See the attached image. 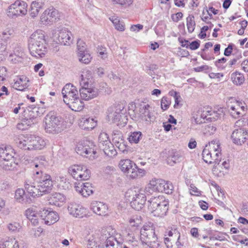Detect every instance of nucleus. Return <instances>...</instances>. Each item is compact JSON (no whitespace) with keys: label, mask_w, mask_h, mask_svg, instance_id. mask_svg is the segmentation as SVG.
I'll return each instance as SVG.
<instances>
[{"label":"nucleus","mask_w":248,"mask_h":248,"mask_svg":"<svg viewBox=\"0 0 248 248\" xmlns=\"http://www.w3.org/2000/svg\"><path fill=\"white\" fill-rule=\"evenodd\" d=\"M120 244L115 236L106 233L100 237L98 242L94 238H90L87 248H118Z\"/></svg>","instance_id":"6e6552de"},{"label":"nucleus","mask_w":248,"mask_h":248,"mask_svg":"<svg viewBox=\"0 0 248 248\" xmlns=\"http://www.w3.org/2000/svg\"><path fill=\"white\" fill-rule=\"evenodd\" d=\"M13 30L7 28L2 32L1 35V38L2 40L6 41L7 39H9L11 37L13 36Z\"/></svg>","instance_id":"3c124183"},{"label":"nucleus","mask_w":248,"mask_h":248,"mask_svg":"<svg viewBox=\"0 0 248 248\" xmlns=\"http://www.w3.org/2000/svg\"><path fill=\"white\" fill-rule=\"evenodd\" d=\"M166 233H167L170 237L174 236L175 238H178V239H180V233L178 230L177 226L175 225H172L169 227Z\"/></svg>","instance_id":"a19ab883"},{"label":"nucleus","mask_w":248,"mask_h":248,"mask_svg":"<svg viewBox=\"0 0 248 248\" xmlns=\"http://www.w3.org/2000/svg\"><path fill=\"white\" fill-rule=\"evenodd\" d=\"M221 151L219 141L213 140L206 145L203 150L202 158L207 163L218 165L221 159Z\"/></svg>","instance_id":"39448f33"},{"label":"nucleus","mask_w":248,"mask_h":248,"mask_svg":"<svg viewBox=\"0 0 248 248\" xmlns=\"http://www.w3.org/2000/svg\"><path fill=\"white\" fill-rule=\"evenodd\" d=\"M69 173L76 180L82 181L88 180L91 176V171L86 166L74 165L68 169Z\"/></svg>","instance_id":"2eb2a0df"},{"label":"nucleus","mask_w":248,"mask_h":248,"mask_svg":"<svg viewBox=\"0 0 248 248\" xmlns=\"http://www.w3.org/2000/svg\"><path fill=\"white\" fill-rule=\"evenodd\" d=\"M57 182L59 183V185L60 186L61 185L62 183H64L65 184V186H62L63 188L65 189L67 185L66 184V178L63 176H60L57 177ZM68 186H67V187Z\"/></svg>","instance_id":"0e129e2a"},{"label":"nucleus","mask_w":248,"mask_h":248,"mask_svg":"<svg viewBox=\"0 0 248 248\" xmlns=\"http://www.w3.org/2000/svg\"><path fill=\"white\" fill-rule=\"evenodd\" d=\"M65 200V198L62 194L57 192L52 193L47 197L49 203L57 206H62Z\"/></svg>","instance_id":"c85d7f7f"},{"label":"nucleus","mask_w":248,"mask_h":248,"mask_svg":"<svg viewBox=\"0 0 248 248\" xmlns=\"http://www.w3.org/2000/svg\"><path fill=\"white\" fill-rule=\"evenodd\" d=\"M69 213L76 217H83L87 214L86 209L76 203H70L68 207Z\"/></svg>","instance_id":"b1692460"},{"label":"nucleus","mask_w":248,"mask_h":248,"mask_svg":"<svg viewBox=\"0 0 248 248\" xmlns=\"http://www.w3.org/2000/svg\"><path fill=\"white\" fill-rule=\"evenodd\" d=\"M44 6V2L42 0H35L31 2L29 13L32 18H35L38 15L39 11L43 9Z\"/></svg>","instance_id":"bb28decb"},{"label":"nucleus","mask_w":248,"mask_h":248,"mask_svg":"<svg viewBox=\"0 0 248 248\" xmlns=\"http://www.w3.org/2000/svg\"><path fill=\"white\" fill-rule=\"evenodd\" d=\"M72 33L66 29H62L55 33V39L57 43L63 45L68 46L72 43L73 39Z\"/></svg>","instance_id":"6ab92c4d"},{"label":"nucleus","mask_w":248,"mask_h":248,"mask_svg":"<svg viewBox=\"0 0 248 248\" xmlns=\"http://www.w3.org/2000/svg\"><path fill=\"white\" fill-rule=\"evenodd\" d=\"M212 18V15L211 14L209 11L206 9L205 11L203 10L202 13V21L208 23L207 20Z\"/></svg>","instance_id":"6e6d98bb"},{"label":"nucleus","mask_w":248,"mask_h":248,"mask_svg":"<svg viewBox=\"0 0 248 248\" xmlns=\"http://www.w3.org/2000/svg\"><path fill=\"white\" fill-rule=\"evenodd\" d=\"M20 224L16 222L10 223L7 226L8 230L11 232L17 231L20 229Z\"/></svg>","instance_id":"864d4df0"},{"label":"nucleus","mask_w":248,"mask_h":248,"mask_svg":"<svg viewBox=\"0 0 248 248\" xmlns=\"http://www.w3.org/2000/svg\"><path fill=\"white\" fill-rule=\"evenodd\" d=\"M30 54L36 58L44 57L48 51V43L44 31L38 30L33 32L28 40Z\"/></svg>","instance_id":"f03ea898"},{"label":"nucleus","mask_w":248,"mask_h":248,"mask_svg":"<svg viewBox=\"0 0 248 248\" xmlns=\"http://www.w3.org/2000/svg\"><path fill=\"white\" fill-rule=\"evenodd\" d=\"M91 209L93 213L99 216H105L107 214L108 207L102 202L94 201L91 204Z\"/></svg>","instance_id":"a878e982"},{"label":"nucleus","mask_w":248,"mask_h":248,"mask_svg":"<svg viewBox=\"0 0 248 248\" xmlns=\"http://www.w3.org/2000/svg\"><path fill=\"white\" fill-rule=\"evenodd\" d=\"M143 193L146 195L152 194L154 192L156 191L155 182L153 179L150 181V183L146 186L144 189H142Z\"/></svg>","instance_id":"79ce46f5"},{"label":"nucleus","mask_w":248,"mask_h":248,"mask_svg":"<svg viewBox=\"0 0 248 248\" xmlns=\"http://www.w3.org/2000/svg\"><path fill=\"white\" fill-rule=\"evenodd\" d=\"M190 193L191 195L199 196L201 194L200 191L193 185L190 186Z\"/></svg>","instance_id":"052dcab7"},{"label":"nucleus","mask_w":248,"mask_h":248,"mask_svg":"<svg viewBox=\"0 0 248 248\" xmlns=\"http://www.w3.org/2000/svg\"><path fill=\"white\" fill-rule=\"evenodd\" d=\"M14 140L19 148L25 150H42L46 145L42 138L35 135H18Z\"/></svg>","instance_id":"7ed1b4c3"},{"label":"nucleus","mask_w":248,"mask_h":248,"mask_svg":"<svg viewBox=\"0 0 248 248\" xmlns=\"http://www.w3.org/2000/svg\"><path fill=\"white\" fill-rule=\"evenodd\" d=\"M245 105V103L238 101L231 105H228V108L231 115L235 119L240 118L247 110Z\"/></svg>","instance_id":"412c9836"},{"label":"nucleus","mask_w":248,"mask_h":248,"mask_svg":"<svg viewBox=\"0 0 248 248\" xmlns=\"http://www.w3.org/2000/svg\"><path fill=\"white\" fill-rule=\"evenodd\" d=\"M15 198L16 201L22 203L28 202V199L25 195V191L22 188H18L15 192Z\"/></svg>","instance_id":"c9c22d12"},{"label":"nucleus","mask_w":248,"mask_h":248,"mask_svg":"<svg viewBox=\"0 0 248 248\" xmlns=\"http://www.w3.org/2000/svg\"><path fill=\"white\" fill-rule=\"evenodd\" d=\"M25 56L22 49L20 47H16L14 50V53L11 54L9 59L13 63L21 62L22 59Z\"/></svg>","instance_id":"7c9ffc66"},{"label":"nucleus","mask_w":248,"mask_h":248,"mask_svg":"<svg viewBox=\"0 0 248 248\" xmlns=\"http://www.w3.org/2000/svg\"><path fill=\"white\" fill-rule=\"evenodd\" d=\"M143 28V25L141 24L133 25L130 27V31L134 32H138Z\"/></svg>","instance_id":"e2e57ef3"},{"label":"nucleus","mask_w":248,"mask_h":248,"mask_svg":"<svg viewBox=\"0 0 248 248\" xmlns=\"http://www.w3.org/2000/svg\"><path fill=\"white\" fill-rule=\"evenodd\" d=\"M210 111H211V112L209 114V117H208V119H209V120H216L220 117V114L218 112L211 110H210Z\"/></svg>","instance_id":"4d7b16f0"},{"label":"nucleus","mask_w":248,"mask_h":248,"mask_svg":"<svg viewBox=\"0 0 248 248\" xmlns=\"http://www.w3.org/2000/svg\"><path fill=\"white\" fill-rule=\"evenodd\" d=\"M15 152L9 146H0V167L3 170H9L15 168L17 164L15 162Z\"/></svg>","instance_id":"0eeeda50"},{"label":"nucleus","mask_w":248,"mask_h":248,"mask_svg":"<svg viewBox=\"0 0 248 248\" xmlns=\"http://www.w3.org/2000/svg\"><path fill=\"white\" fill-rule=\"evenodd\" d=\"M182 158V156L178 152L172 151L167 158V163L170 166H173L175 164L179 162Z\"/></svg>","instance_id":"f704fd0d"},{"label":"nucleus","mask_w":248,"mask_h":248,"mask_svg":"<svg viewBox=\"0 0 248 248\" xmlns=\"http://www.w3.org/2000/svg\"><path fill=\"white\" fill-rule=\"evenodd\" d=\"M62 93L64 102L73 110L79 111L84 104L78 96L76 87L71 83L66 84L62 88Z\"/></svg>","instance_id":"20e7f679"},{"label":"nucleus","mask_w":248,"mask_h":248,"mask_svg":"<svg viewBox=\"0 0 248 248\" xmlns=\"http://www.w3.org/2000/svg\"><path fill=\"white\" fill-rule=\"evenodd\" d=\"M151 107L149 104L141 105L139 110V118L147 124H150L155 119L154 112L151 110Z\"/></svg>","instance_id":"a211bd4d"},{"label":"nucleus","mask_w":248,"mask_h":248,"mask_svg":"<svg viewBox=\"0 0 248 248\" xmlns=\"http://www.w3.org/2000/svg\"><path fill=\"white\" fill-rule=\"evenodd\" d=\"M195 25L194 16L189 15L186 18V26L189 32L192 33L194 31Z\"/></svg>","instance_id":"c03bdc74"},{"label":"nucleus","mask_w":248,"mask_h":248,"mask_svg":"<svg viewBox=\"0 0 248 248\" xmlns=\"http://www.w3.org/2000/svg\"><path fill=\"white\" fill-rule=\"evenodd\" d=\"M28 4L22 0H16L8 8L7 15L9 17L22 16L27 13Z\"/></svg>","instance_id":"dca6fc26"},{"label":"nucleus","mask_w":248,"mask_h":248,"mask_svg":"<svg viewBox=\"0 0 248 248\" xmlns=\"http://www.w3.org/2000/svg\"><path fill=\"white\" fill-rule=\"evenodd\" d=\"M231 138L234 143L241 145L248 139V132L244 128L236 129L233 131Z\"/></svg>","instance_id":"4be33fe9"},{"label":"nucleus","mask_w":248,"mask_h":248,"mask_svg":"<svg viewBox=\"0 0 248 248\" xmlns=\"http://www.w3.org/2000/svg\"><path fill=\"white\" fill-rule=\"evenodd\" d=\"M25 215L28 219L34 226L38 223V214L32 208H29L25 212Z\"/></svg>","instance_id":"72a5a7b5"},{"label":"nucleus","mask_w":248,"mask_h":248,"mask_svg":"<svg viewBox=\"0 0 248 248\" xmlns=\"http://www.w3.org/2000/svg\"><path fill=\"white\" fill-rule=\"evenodd\" d=\"M126 110L123 106L110 108L108 109V119L117 125L124 126L127 122Z\"/></svg>","instance_id":"f8f14e48"},{"label":"nucleus","mask_w":248,"mask_h":248,"mask_svg":"<svg viewBox=\"0 0 248 248\" xmlns=\"http://www.w3.org/2000/svg\"><path fill=\"white\" fill-rule=\"evenodd\" d=\"M0 248H19V243L15 238L6 237L0 241Z\"/></svg>","instance_id":"c756f323"},{"label":"nucleus","mask_w":248,"mask_h":248,"mask_svg":"<svg viewBox=\"0 0 248 248\" xmlns=\"http://www.w3.org/2000/svg\"><path fill=\"white\" fill-rule=\"evenodd\" d=\"M200 46V41H194L189 43V48L191 50H196Z\"/></svg>","instance_id":"680f3d73"},{"label":"nucleus","mask_w":248,"mask_h":248,"mask_svg":"<svg viewBox=\"0 0 248 248\" xmlns=\"http://www.w3.org/2000/svg\"><path fill=\"white\" fill-rule=\"evenodd\" d=\"M47 165V161L42 156L38 157L36 162L32 165L33 177L26 179L24 185L31 196H42L52 190L54 185L52 177L49 174L44 172Z\"/></svg>","instance_id":"f257e3e1"},{"label":"nucleus","mask_w":248,"mask_h":248,"mask_svg":"<svg viewBox=\"0 0 248 248\" xmlns=\"http://www.w3.org/2000/svg\"><path fill=\"white\" fill-rule=\"evenodd\" d=\"M27 111H28L29 113V118L26 117L25 118L23 119V120L25 121V122L27 123V127L29 128L33 124L37 123L38 119L36 118V116L38 113V108L33 105L29 106L24 111L25 113H26Z\"/></svg>","instance_id":"5701e85b"},{"label":"nucleus","mask_w":248,"mask_h":248,"mask_svg":"<svg viewBox=\"0 0 248 248\" xmlns=\"http://www.w3.org/2000/svg\"><path fill=\"white\" fill-rule=\"evenodd\" d=\"M76 190L83 197H87L93 193L94 188L90 183L78 184L75 186Z\"/></svg>","instance_id":"393cba45"},{"label":"nucleus","mask_w":248,"mask_h":248,"mask_svg":"<svg viewBox=\"0 0 248 248\" xmlns=\"http://www.w3.org/2000/svg\"><path fill=\"white\" fill-rule=\"evenodd\" d=\"M142 189L130 188L127 190L125 196L130 201L131 207L136 210L141 209L146 201V196L143 193Z\"/></svg>","instance_id":"9d476101"},{"label":"nucleus","mask_w":248,"mask_h":248,"mask_svg":"<svg viewBox=\"0 0 248 248\" xmlns=\"http://www.w3.org/2000/svg\"><path fill=\"white\" fill-rule=\"evenodd\" d=\"M183 14L181 12H178L175 15H172L171 18L174 22H177L183 17Z\"/></svg>","instance_id":"69168bd1"},{"label":"nucleus","mask_w":248,"mask_h":248,"mask_svg":"<svg viewBox=\"0 0 248 248\" xmlns=\"http://www.w3.org/2000/svg\"><path fill=\"white\" fill-rule=\"evenodd\" d=\"M119 166L121 171L130 178L133 179L137 178L136 172L137 165L132 160L128 159H122L119 162Z\"/></svg>","instance_id":"f3484780"},{"label":"nucleus","mask_w":248,"mask_h":248,"mask_svg":"<svg viewBox=\"0 0 248 248\" xmlns=\"http://www.w3.org/2000/svg\"><path fill=\"white\" fill-rule=\"evenodd\" d=\"M78 55L87 52L85 43L80 39L77 42Z\"/></svg>","instance_id":"8fccbe9b"},{"label":"nucleus","mask_w":248,"mask_h":248,"mask_svg":"<svg viewBox=\"0 0 248 248\" xmlns=\"http://www.w3.org/2000/svg\"><path fill=\"white\" fill-rule=\"evenodd\" d=\"M133 0H120V2L118 3V4L127 7L132 3Z\"/></svg>","instance_id":"338daca9"},{"label":"nucleus","mask_w":248,"mask_h":248,"mask_svg":"<svg viewBox=\"0 0 248 248\" xmlns=\"http://www.w3.org/2000/svg\"><path fill=\"white\" fill-rule=\"evenodd\" d=\"M78 57L79 61L84 64L89 63L92 60V57L88 51L83 53H79V54L78 55Z\"/></svg>","instance_id":"37998d69"},{"label":"nucleus","mask_w":248,"mask_h":248,"mask_svg":"<svg viewBox=\"0 0 248 248\" xmlns=\"http://www.w3.org/2000/svg\"><path fill=\"white\" fill-rule=\"evenodd\" d=\"M141 136V133L140 132H134L131 133V135L128 138V140L131 143H138Z\"/></svg>","instance_id":"49530a36"},{"label":"nucleus","mask_w":248,"mask_h":248,"mask_svg":"<svg viewBox=\"0 0 248 248\" xmlns=\"http://www.w3.org/2000/svg\"><path fill=\"white\" fill-rule=\"evenodd\" d=\"M100 148L109 157L114 156L117 155V151L110 141H107L106 144L101 145Z\"/></svg>","instance_id":"2f4dec72"},{"label":"nucleus","mask_w":248,"mask_h":248,"mask_svg":"<svg viewBox=\"0 0 248 248\" xmlns=\"http://www.w3.org/2000/svg\"><path fill=\"white\" fill-rule=\"evenodd\" d=\"M231 78L233 83L236 85H241L244 81L243 75L239 72H234L231 75Z\"/></svg>","instance_id":"ea45409f"},{"label":"nucleus","mask_w":248,"mask_h":248,"mask_svg":"<svg viewBox=\"0 0 248 248\" xmlns=\"http://www.w3.org/2000/svg\"><path fill=\"white\" fill-rule=\"evenodd\" d=\"M58 11L53 7L44 11L40 16V21L43 24H49L56 21Z\"/></svg>","instance_id":"aec40b11"},{"label":"nucleus","mask_w":248,"mask_h":248,"mask_svg":"<svg viewBox=\"0 0 248 248\" xmlns=\"http://www.w3.org/2000/svg\"><path fill=\"white\" fill-rule=\"evenodd\" d=\"M242 69L246 72H248V60L244 61L241 63Z\"/></svg>","instance_id":"774afa93"},{"label":"nucleus","mask_w":248,"mask_h":248,"mask_svg":"<svg viewBox=\"0 0 248 248\" xmlns=\"http://www.w3.org/2000/svg\"><path fill=\"white\" fill-rule=\"evenodd\" d=\"M141 223L140 217L133 216L129 220V223L132 227H138Z\"/></svg>","instance_id":"09e8293b"},{"label":"nucleus","mask_w":248,"mask_h":248,"mask_svg":"<svg viewBox=\"0 0 248 248\" xmlns=\"http://www.w3.org/2000/svg\"><path fill=\"white\" fill-rule=\"evenodd\" d=\"M48 212V210L43 209L42 210H40L39 213L38 214V216H39L42 218V219L44 221L45 223H46V220Z\"/></svg>","instance_id":"13d9d810"},{"label":"nucleus","mask_w":248,"mask_h":248,"mask_svg":"<svg viewBox=\"0 0 248 248\" xmlns=\"http://www.w3.org/2000/svg\"><path fill=\"white\" fill-rule=\"evenodd\" d=\"M153 180L155 182L156 191L163 192V190L164 188V186L166 185V181L162 179H153Z\"/></svg>","instance_id":"a18cd8bd"},{"label":"nucleus","mask_w":248,"mask_h":248,"mask_svg":"<svg viewBox=\"0 0 248 248\" xmlns=\"http://www.w3.org/2000/svg\"><path fill=\"white\" fill-rule=\"evenodd\" d=\"M28 82L29 79L27 77L22 76L15 82L13 87L16 90L22 91L28 87Z\"/></svg>","instance_id":"473e14b6"},{"label":"nucleus","mask_w":248,"mask_h":248,"mask_svg":"<svg viewBox=\"0 0 248 248\" xmlns=\"http://www.w3.org/2000/svg\"><path fill=\"white\" fill-rule=\"evenodd\" d=\"M170 104V101L166 97H163L161 101V107L163 110H167Z\"/></svg>","instance_id":"603ef678"},{"label":"nucleus","mask_w":248,"mask_h":248,"mask_svg":"<svg viewBox=\"0 0 248 248\" xmlns=\"http://www.w3.org/2000/svg\"><path fill=\"white\" fill-rule=\"evenodd\" d=\"M148 209L154 216L163 217L168 210V202L163 196L153 197L148 201Z\"/></svg>","instance_id":"1a4fd4ad"},{"label":"nucleus","mask_w":248,"mask_h":248,"mask_svg":"<svg viewBox=\"0 0 248 248\" xmlns=\"http://www.w3.org/2000/svg\"><path fill=\"white\" fill-rule=\"evenodd\" d=\"M45 130L49 133H58L62 129V120L53 112H49L45 117Z\"/></svg>","instance_id":"ddd939ff"},{"label":"nucleus","mask_w":248,"mask_h":248,"mask_svg":"<svg viewBox=\"0 0 248 248\" xmlns=\"http://www.w3.org/2000/svg\"><path fill=\"white\" fill-rule=\"evenodd\" d=\"M140 240L150 248H158L160 246L155 230L150 225H144L141 229Z\"/></svg>","instance_id":"9b49d317"},{"label":"nucleus","mask_w":248,"mask_h":248,"mask_svg":"<svg viewBox=\"0 0 248 248\" xmlns=\"http://www.w3.org/2000/svg\"><path fill=\"white\" fill-rule=\"evenodd\" d=\"M76 151L80 155L93 159L95 157L96 146L93 141L84 140L78 144Z\"/></svg>","instance_id":"4468645a"},{"label":"nucleus","mask_w":248,"mask_h":248,"mask_svg":"<svg viewBox=\"0 0 248 248\" xmlns=\"http://www.w3.org/2000/svg\"><path fill=\"white\" fill-rule=\"evenodd\" d=\"M112 141L115 145L120 148V146L123 144V139H122V133L120 131H114L112 133Z\"/></svg>","instance_id":"4c0bfd02"},{"label":"nucleus","mask_w":248,"mask_h":248,"mask_svg":"<svg viewBox=\"0 0 248 248\" xmlns=\"http://www.w3.org/2000/svg\"><path fill=\"white\" fill-rule=\"evenodd\" d=\"M79 125L82 129L91 130L96 125V121L93 118L84 116L80 119Z\"/></svg>","instance_id":"cd10ccee"},{"label":"nucleus","mask_w":248,"mask_h":248,"mask_svg":"<svg viewBox=\"0 0 248 248\" xmlns=\"http://www.w3.org/2000/svg\"><path fill=\"white\" fill-rule=\"evenodd\" d=\"M16 127L18 129L20 130H25L28 129L27 123L25 122L23 119H22L20 123L17 124Z\"/></svg>","instance_id":"bf43d9fd"},{"label":"nucleus","mask_w":248,"mask_h":248,"mask_svg":"<svg viewBox=\"0 0 248 248\" xmlns=\"http://www.w3.org/2000/svg\"><path fill=\"white\" fill-rule=\"evenodd\" d=\"M91 78L92 73L90 71L87 70L82 72L79 81L81 88L79 92L81 99L89 100L96 97L98 95V91L96 89L88 88L89 81Z\"/></svg>","instance_id":"423d86ee"},{"label":"nucleus","mask_w":248,"mask_h":248,"mask_svg":"<svg viewBox=\"0 0 248 248\" xmlns=\"http://www.w3.org/2000/svg\"><path fill=\"white\" fill-rule=\"evenodd\" d=\"M110 20L113 23L116 30L123 31L124 30V24L116 16H112L109 17Z\"/></svg>","instance_id":"58836bf2"},{"label":"nucleus","mask_w":248,"mask_h":248,"mask_svg":"<svg viewBox=\"0 0 248 248\" xmlns=\"http://www.w3.org/2000/svg\"><path fill=\"white\" fill-rule=\"evenodd\" d=\"M164 187V190H163V192L167 194H170L172 192L173 186L170 182L166 181V185Z\"/></svg>","instance_id":"5fc2aeb1"},{"label":"nucleus","mask_w":248,"mask_h":248,"mask_svg":"<svg viewBox=\"0 0 248 248\" xmlns=\"http://www.w3.org/2000/svg\"><path fill=\"white\" fill-rule=\"evenodd\" d=\"M98 140L99 147L101 145L106 144L107 141H110L108 134L105 132H102L100 134Z\"/></svg>","instance_id":"de8ad7c7"},{"label":"nucleus","mask_w":248,"mask_h":248,"mask_svg":"<svg viewBox=\"0 0 248 248\" xmlns=\"http://www.w3.org/2000/svg\"><path fill=\"white\" fill-rule=\"evenodd\" d=\"M59 215L56 212L49 211L45 224L46 225H50L56 222L59 220Z\"/></svg>","instance_id":"e433bc0d"}]
</instances>
